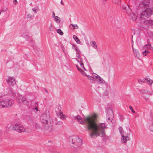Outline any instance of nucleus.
I'll use <instances>...</instances> for the list:
<instances>
[{
	"label": "nucleus",
	"mask_w": 153,
	"mask_h": 153,
	"mask_svg": "<svg viewBox=\"0 0 153 153\" xmlns=\"http://www.w3.org/2000/svg\"><path fill=\"white\" fill-rule=\"evenodd\" d=\"M37 10L35 8H32L31 10H29L27 15V17L29 18H31L34 16V14L36 13Z\"/></svg>",
	"instance_id": "9d476101"
},
{
	"label": "nucleus",
	"mask_w": 153,
	"mask_h": 153,
	"mask_svg": "<svg viewBox=\"0 0 153 153\" xmlns=\"http://www.w3.org/2000/svg\"><path fill=\"white\" fill-rule=\"evenodd\" d=\"M92 76L95 77L96 80L98 83H104V80L99 75L95 73H94L93 74Z\"/></svg>",
	"instance_id": "9b49d317"
},
{
	"label": "nucleus",
	"mask_w": 153,
	"mask_h": 153,
	"mask_svg": "<svg viewBox=\"0 0 153 153\" xmlns=\"http://www.w3.org/2000/svg\"><path fill=\"white\" fill-rule=\"evenodd\" d=\"M73 38L75 40L76 42L78 44H80L81 41L78 38L76 35H73Z\"/></svg>",
	"instance_id": "f3484780"
},
{
	"label": "nucleus",
	"mask_w": 153,
	"mask_h": 153,
	"mask_svg": "<svg viewBox=\"0 0 153 153\" xmlns=\"http://www.w3.org/2000/svg\"><path fill=\"white\" fill-rule=\"evenodd\" d=\"M143 81H146V82L147 83L150 85H152L153 82L152 80L150 79L149 78L143 79Z\"/></svg>",
	"instance_id": "6ab92c4d"
},
{
	"label": "nucleus",
	"mask_w": 153,
	"mask_h": 153,
	"mask_svg": "<svg viewBox=\"0 0 153 153\" xmlns=\"http://www.w3.org/2000/svg\"><path fill=\"white\" fill-rule=\"evenodd\" d=\"M61 107L60 105H58L55 108V111L56 112L59 113L61 111Z\"/></svg>",
	"instance_id": "aec40b11"
},
{
	"label": "nucleus",
	"mask_w": 153,
	"mask_h": 153,
	"mask_svg": "<svg viewBox=\"0 0 153 153\" xmlns=\"http://www.w3.org/2000/svg\"><path fill=\"white\" fill-rule=\"evenodd\" d=\"M133 51L136 56L138 58H139L140 56V55L138 51L136 49L133 48Z\"/></svg>",
	"instance_id": "dca6fc26"
},
{
	"label": "nucleus",
	"mask_w": 153,
	"mask_h": 153,
	"mask_svg": "<svg viewBox=\"0 0 153 153\" xmlns=\"http://www.w3.org/2000/svg\"><path fill=\"white\" fill-rule=\"evenodd\" d=\"M97 114H94L86 117L83 122L79 116L76 117L75 119L81 124H83L86 123L87 125L88 129L91 130L95 134H104L105 133L107 127L104 123L97 124Z\"/></svg>",
	"instance_id": "f257e3e1"
},
{
	"label": "nucleus",
	"mask_w": 153,
	"mask_h": 153,
	"mask_svg": "<svg viewBox=\"0 0 153 153\" xmlns=\"http://www.w3.org/2000/svg\"><path fill=\"white\" fill-rule=\"evenodd\" d=\"M131 16L132 20H136L137 18V15L134 14H131Z\"/></svg>",
	"instance_id": "393cba45"
},
{
	"label": "nucleus",
	"mask_w": 153,
	"mask_h": 153,
	"mask_svg": "<svg viewBox=\"0 0 153 153\" xmlns=\"http://www.w3.org/2000/svg\"><path fill=\"white\" fill-rule=\"evenodd\" d=\"M54 20L57 23L59 24L60 22V18L57 16H56L54 18Z\"/></svg>",
	"instance_id": "412c9836"
},
{
	"label": "nucleus",
	"mask_w": 153,
	"mask_h": 153,
	"mask_svg": "<svg viewBox=\"0 0 153 153\" xmlns=\"http://www.w3.org/2000/svg\"><path fill=\"white\" fill-rule=\"evenodd\" d=\"M51 27H52V25L51 24Z\"/></svg>",
	"instance_id": "a19ab883"
},
{
	"label": "nucleus",
	"mask_w": 153,
	"mask_h": 153,
	"mask_svg": "<svg viewBox=\"0 0 153 153\" xmlns=\"http://www.w3.org/2000/svg\"><path fill=\"white\" fill-rule=\"evenodd\" d=\"M71 26H72L73 27L72 29L73 30L74 29H77L78 28V26L77 25H73V24H71L70 25V26L71 27Z\"/></svg>",
	"instance_id": "4be33fe9"
},
{
	"label": "nucleus",
	"mask_w": 153,
	"mask_h": 153,
	"mask_svg": "<svg viewBox=\"0 0 153 153\" xmlns=\"http://www.w3.org/2000/svg\"><path fill=\"white\" fill-rule=\"evenodd\" d=\"M36 111L38 110V109H37V108H36Z\"/></svg>",
	"instance_id": "58836bf2"
},
{
	"label": "nucleus",
	"mask_w": 153,
	"mask_h": 153,
	"mask_svg": "<svg viewBox=\"0 0 153 153\" xmlns=\"http://www.w3.org/2000/svg\"><path fill=\"white\" fill-rule=\"evenodd\" d=\"M144 81H143V79L142 80V79H139L138 80V82L140 83H142V82H143Z\"/></svg>",
	"instance_id": "72a5a7b5"
},
{
	"label": "nucleus",
	"mask_w": 153,
	"mask_h": 153,
	"mask_svg": "<svg viewBox=\"0 0 153 153\" xmlns=\"http://www.w3.org/2000/svg\"><path fill=\"white\" fill-rule=\"evenodd\" d=\"M12 102L9 100H0V107L1 108H9L12 106Z\"/></svg>",
	"instance_id": "39448f33"
},
{
	"label": "nucleus",
	"mask_w": 153,
	"mask_h": 153,
	"mask_svg": "<svg viewBox=\"0 0 153 153\" xmlns=\"http://www.w3.org/2000/svg\"><path fill=\"white\" fill-rule=\"evenodd\" d=\"M107 117L108 120H111L113 118V112L111 110H109L108 111V112L107 113Z\"/></svg>",
	"instance_id": "ddd939ff"
},
{
	"label": "nucleus",
	"mask_w": 153,
	"mask_h": 153,
	"mask_svg": "<svg viewBox=\"0 0 153 153\" xmlns=\"http://www.w3.org/2000/svg\"><path fill=\"white\" fill-rule=\"evenodd\" d=\"M121 1V0H113V3L115 4H117L120 2Z\"/></svg>",
	"instance_id": "7c9ffc66"
},
{
	"label": "nucleus",
	"mask_w": 153,
	"mask_h": 153,
	"mask_svg": "<svg viewBox=\"0 0 153 153\" xmlns=\"http://www.w3.org/2000/svg\"><path fill=\"white\" fill-rule=\"evenodd\" d=\"M103 1H107V0H103Z\"/></svg>",
	"instance_id": "ea45409f"
},
{
	"label": "nucleus",
	"mask_w": 153,
	"mask_h": 153,
	"mask_svg": "<svg viewBox=\"0 0 153 153\" xmlns=\"http://www.w3.org/2000/svg\"><path fill=\"white\" fill-rule=\"evenodd\" d=\"M58 115L62 119H65L66 118V116L62 112H60Z\"/></svg>",
	"instance_id": "a211bd4d"
},
{
	"label": "nucleus",
	"mask_w": 153,
	"mask_h": 153,
	"mask_svg": "<svg viewBox=\"0 0 153 153\" xmlns=\"http://www.w3.org/2000/svg\"><path fill=\"white\" fill-rule=\"evenodd\" d=\"M143 3L144 6H147L149 3V0H144Z\"/></svg>",
	"instance_id": "5701e85b"
},
{
	"label": "nucleus",
	"mask_w": 153,
	"mask_h": 153,
	"mask_svg": "<svg viewBox=\"0 0 153 153\" xmlns=\"http://www.w3.org/2000/svg\"><path fill=\"white\" fill-rule=\"evenodd\" d=\"M50 118L49 115L47 114H44L41 117V122L44 124H47Z\"/></svg>",
	"instance_id": "6e6552de"
},
{
	"label": "nucleus",
	"mask_w": 153,
	"mask_h": 153,
	"mask_svg": "<svg viewBox=\"0 0 153 153\" xmlns=\"http://www.w3.org/2000/svg\"><path fill=\"white\" fill-rule=\"evenodd\" d=\"M149 53V52L145 50L143 52V56H146Z\"/></svg>",
	"instance_id": "bb28decb"
},
{
	"label": "nucleus",
	"mask_w": 153,
	"mask_h": 153,
	"mask_svg": "<svg viewBox=\"0 0 153 153\" xmlns=\"http://www.w3.org/2000/svg\"><path fill=\"white\" fill-rule=\"evenodd\" d=\"M147 47V46L146 45H145L143 46V48L144 49H146Z\"/></svg>",
	"instance_id": "c9c22d12"
},
{
	"label": "nucleus",
	"mask_w": 153,
	"mask_h": 153,
	"mask_svg": "<svg viewBox=\"0 0 153 153\" xmlns=\"http://www.w3.org/2000/svg\"><path fill=\"white\" fill-rule=\"evenodd\" d=\"M70 145L75 147H78L82 144V140L78 136L72 135L70 136L69 138Z\"/></svg>",
	"instance_id": "f03ea898"
},
{
	"label": "nucleus",
	"mask_w": 153,
	"mask_h": 153,
	"mask_svg": "<svg viewBox=\"0 0 153 153\" xmlns=\"http://www.w3.org/2000/svg\"><path fill=\"white\" fill-rule=\"evenodd\" d=\"M152 13L153 14V8H147L143 12L140 18L143 19H146Z\"/></svg>",
	"instance_id": "423d86ee"
},
{
	"label": "nucleus",
	"mask_w": 153,
	"mask_h": 153,
	"mask_svg": "<svg viewBox=\"0 0 153 153\" xmlns=\"http://www.w3.org/2000/svg\"><path fill=\"white\" fill-rule=\"evenodd\" d=\"M129 140L128 134H122L121 139L122 143H126L127 141Z\"/></svg>",
	"instance_id": "f8f14e48"
},
{
	"label": "nucleus",
	"mask_w": 153,
	"mask_h": 153,
	"mask_svg": "<svg viewBox=\"0 0 153 153\" xmlns=\"http://www.w3.org/2000/svg\"><path fill=\"white\" fill-rule=\"evenodd\" d=\"M118 130L119 133L120 134L124 133L123 130V128L121 127H120L118 128Z\"/></svg>",
	"instance_id": "a878e982"
},
{
	"label": "nucleus",
	"mask_w": 153,
	"mask_h": 153,
	"mask_svg": "<svg viewBox=\"0 0 153 153\" xmlns=\"http://www.w3.org/2000/svg\"><path fill=\"white\" fill-rule=\"evenodd\" d=\"M55 16H55V14L54 13V12H53V17L55 18Z\"/></svg>",
	"instance_id": "e433bc0d"
},
{
	"label": "nucleus",
	"mask_w": 153,
	"mask_h": 153,
	"mask_svg": "<svg viewBox=\"0 0 153 153\" xmlns=\"http://www.w3.org/2000/svg\"><path fill=\"white\" fill-rule=\"evenodd\" d=\"M78 53V52H77V53H76V54H77Z\"/></svg>",
	"instance_id": "79ce46f5"
},
{
	"label": "nucleus",
	"mask_w": 153,
	"mask_h": 153,
	"mask_svg": "<svg viewBox=\"0 0 153 153\" xmlns=\"http://www.w3.org/2000/svg\"><path fill=\"white\" fill-rule=\"evenodd\" d=\"M129 108L130 110L133 113H135V111L133 109V108L131 106H129Z\"/></svg>",
	"instance_id": "2f4dec72"
},
{
	"label": "nucleus",
	"mask_w": 153,
	"mask_h": 153,
	"mask_svg": "<svg viewBox=\"0 0 153 153\" xmlns=\"http://www.w3.org/2000/svg\"><path fill=\"white\" fill-rule=\"evenodd\" d=\"M99 134H90L91 137L94 138L97 137Z\"/></svg>",
	"instance_id": "c756f323"
},
{
	"label": "nucleus",
	"mask_w": 153,
	"mask_h": 153,
	"mask_svg": "<svg viewBox=\"0 0 153 153\" xmlns=\"http://www.w3.org/2000/svg\"><path fill=\"white\" fill-rule=\"evenodd\" d=\"M76 66L78 71L82 75L85 74V72L87 71L84 65L83 60L81 57L76 58V61L75 62Z\"/></svg>",
	"instance_id": "7ed1b4c3"
},
{
	"label": "nucleus",
	"mask_w": 153,
	"mask_h": 153,
	"mask_svg": "<svg viewBox=\"0 0 153 153\" xmlns=\"http://www.w3.org/2000/svg\"><path fill=\"white\" fill-rule=\"evenodd\" d=\"M141 93L143 97L146 100H148L151 95L152 94L151 91L147 90H142L141 91Z\"/></svg>",
	"instance_id": "0eeeda50"
},
{
	"label": "nucleus",
	"mask_w": 153,
	"mask_h": 153,
	"mask_svg": "<svg viewBox=\"0 0 153 153\" xmlns=\"http://www.w3.org/2000/svg\"><path fill=\"white\" fill-rule=\"evenodd\" d=\"M17 99L18 100L19 102H22L25 100V98L21 95L17 97Z\"/></svg>",
	"instance_id": "2eb2a0df"
},
{
	"label": "nucleus",
	"mask_w": 153,
	"mask_h": 153,
	"mask_svg": "<svg viewBox=\"0 0 153 153\" xmlns=\"http://www.w3.org/2000/svg\"><path fill=\"white\" fill-rule=\"evenodd\" d=\"M13 129L19 133H30V131L27 128H25L22 126H20L19 124H15L13 126Z\"/></svg>",
	"instance_id": "20e7f679"
},
{
	"label": "nucleus",
	"mask_w": 153,
	"mask_h": 153,
	"mask_svg": "<svg viewBox=\"0 0 153 153\" xmlns=\"http://www.w3.org/2000/svg\"><path fill=\"white\" fill-rule=\"evenodd\" d=\"M13 4H17V1L16 0H14L13 2Z\"/></svg>",
	"instance_id": "f704fd0d"
},
{
	"label": "nucleus",
	"mask_w": 153,
	"mask_h": 153,
	"mask_svg": "<svg viewBox=\"0 0 153 153\" xmlns=\"http://www.w3.org/2000/svg\"><path fill=\"white\" fill-rule=\"evenodd\" d=\"M1 0H0V1H1Z\"/></svg>",
	"instance_id": "37998d69"
},
{
	"label": "nucleus",
	"mask_w": 153,
	"mask_h": 153,
	"mask_svg": "<svg viewBox=\"0 0 153 153\" xmlns=\"http://www.w3.org/2000/svg\"><path fill=\"white\" fill-rule=\"evenodd\" d=\"M61 3L62 4H63V3L62 1H61Z\"/></svg>",
	"instance_id": "4c0bfd02"
},
{
	"label": "nucleus",
	"mask_w": 153,
	"mask_h": 153,
	"mask_svg": "<svg viewBox=\"0 0 153 153\" xmlns=\"http://www.w3.org/2000/svg\"><path fill=\"white\" fill-rule=\"evenodd\" d=\"M6 80L8 84L10 86H13L16 84L15 79L13 77L8 76Z\"/></svg>",
	"instance_id": "1a4fd4ad"
},
{
	"label": "nucleus",
	"mask_w": 153,
	"mask_h": 153,
	"mask_svg": "<svg viewBox=\"0 0 153 153\" xmlns=\"http://www.w3.org/2000/svg\"><path fill=\"white\" fill-rule=\"evenodd\" d=\"M57 32L58 33L61 35H62L63 34V32L60 29H58L57 30Z\"/></svg>",
	"instance_id": "cd10ccee"
},
{
	"label": "nucleus",
	"mask_w": 153,
	"mask_h": 153,
	"mask_svg": "<svg viewBox=\"0 0 153 153\" xmlns=\"http://www.w3.org/2000/svg\"><path fill=\"white\" fill-rule=\"evenodd\" d=\"M149 127L150 130L152 132H153V125H150Z\"/></svg>",
	"instance_id": "473e14b6"
},
{
	"label": "nucleus",
	"mask_w": 153,
	"mask_h": 153,
	"mask_svg": "<svg viewBox=\"0 0 153 153\" xmlns=\"http://www.w3.org/2000/svg\"><path fill=\"white\" fill-rule=\"evenodd\" d=\"M91 43L94 49H96L97 48V45L96 42L94 41H93Z\"/></svg>",
	"instance_id": "b1692460"
},
{
	"label": "nucleus",
	"mask_w": 153,
	"mask_h": 153,
	"mask_svg": "<svg viewBox=\"0 0 153 153\" xmlns=\"http://www.w3.org/2000/svg\"><path fill=\"white\" fill-rule=\"evenodd\" d=\"M7 8H3L1 10V11L0 12V14L1 13H2L3 12H5V11L7 10Z\"/></svg>",
	"instance_id": "c85d7f7f"
},
{
	"label": "nucleus",
	"mask_w": 153,
	"mask_h": 153,
	"mask_svg": "<svg viewBox=\"0 0 153 153\" xmlns=\"http://www.w3.org/2000/svg\"><path fill=\"white\" fill-rule=\"evenodd\" d=\"M83 76H85L87 78L90 80L94 81L96 80V79L95 78V77L94 76H91L88 75H87L86 74L85 71V74L82 75Z\"/></svg>",
	"instance_id": "4468645a"
}]
</instances>
